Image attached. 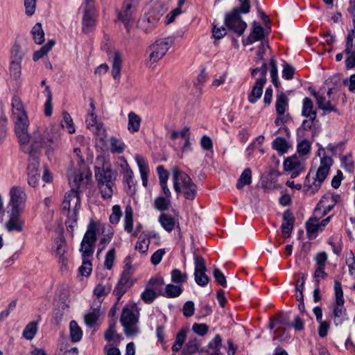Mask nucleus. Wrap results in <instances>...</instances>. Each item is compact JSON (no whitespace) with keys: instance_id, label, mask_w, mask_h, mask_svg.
Wrapping results in <instances>:
<instances>
[{"instance_id":"1","label":"nucleus","mask_w":355,"mask_h":355,"mask_svg":"<svg viewBox=\"0 0 355 355\" xmlns=\"http://www.w3.org/2000/svg\"><path fill=\"white\" fill-rule=\"evenodd\" d=\"M15 119V131L19 139L21 150L25 153H31L40 150L41 148H46V155L49 158L53 151L58 146L60 134L58 131L44 137L40 131L34 132L30 137L28 132L29 121L27 115Z\"/></svg>"},{"instance_id":"2","label":"nucleus","mask_w":355,"mask_h":355,"mask_svg":"<svg viewBox=\"0 0 355 355\" xmlns=\"http://www.w3.org/2000/svg\"><path fill=\"white\" fill-rule=\"evenodd\" d=\"M95 176L102 197L104 199L111 198L116 180V173L112 170L105 157L98 156L96 158Z\"/></svg>"},{"instance_id":"3","label":"nucleus","mask_w":355,"mask_h":355,"mask_svg":"<svg viewBox=\"0 0 355 355\" xmlns=\"http://www.w3.org/2000/svg\"><path fill=\"white\" fill-rule=\"evenodd\" d=\"M80 205V198L78 190L71 189L66 193L61 209L64 214L66 212L65 225L67 230L72 234L77 225L78 213Z\"/></svg>"},{"instance_id":"4","label":"nucleus","mask_w":355,"mask_h":355,"mask_svg":"<svg viewBox=\"0 0 355 355\" xmlns=\"http://www.w3.org/2000/svg\"><path fill=\"white\" fill-rule=\"evenodd\" d=\"M241 5L234 8L230 13L226 14L225 24L231 31L235 32L239 36H241L246 28L247 24L242 19L241 14H246L250 12V0H239Z\"/></svg>"},{"instance_id":"5","label":"nucleus","mask_w":355,"mask_h":355,"mask_svg":"<svg viewBox=\"0 0 355 355\" xmlns=\"http://www.w3.org/2000/svg\"><path fill=\"white\" fill-rule=\"evenodd\" d=\"M173 188L176 193H182L184 198L193 200L197 194L196 186L191 178L178 168H172Z\"/></svg>"},{"instance_id":"6","label":"nucleus","mask_w":355,"mask_h":355,"mask_svg":"<svg viewBox=\"0 0 355 355\" xmlns=\"http://www.w3.org/2000/svg\"><path fill=\"white\" fill-rule=\"evenodd\" d=\"M332 163L333 159L330 157L324 156L322 157L320 165L317 170L315 175L311 178L309 173L306 177L304 186L311 189L313 193L318 191L322 182L327 178Z\"/></svg>"},{"instance_id":"7","label":"nucleus","mask_w":355,"mask_h":355,"mask_svg":"<svg viewBox=\"0 0 355 355\" xmlns=\"http://www.w3.org/2000/svg\"><path fill=\"white\" fill-rule=\"evenodd\" d=\"M138 321L139 313L136 305H125L122 310L120 322L127 336H132L139 333Z\"/></svg>"},{"instance_id":"8","label":"nucleus","mask_w":355,"mask_h":355,"mask_svg":"<svg viewBox=\"0 0 355 355\" xmlns=\"http://www.w3.org/2000/svg\"><path fill=\"white\" fill-rule=\"evenodd\" d=\"M165 11L166 9L162 3L158 2L154 3L153 6L139 21V28L145 33L151 32Z\"/></svg>"},{"instance_id":"9","label":"nucleus","mask_w":355,"mask_h":355,"mask_svg":"<svg viewBox=\"0 0 355 355\" xmlns=\"http://www.w3.org/2000/svg\"><path fill=\"white\" fill-rule=\"evenodd\" d=\"M98 231V223L92 219L90 220L80 243V251L82 257H92L94 252L95 243L97 241Z\"/></svg>"},{"instance_id":"10","label":"nucleus","mask_w":355,"mask_h":355,"mask_svg":"<svg viewBox=\"0 0 355 355\" xmlns=\"http://www.w3.org/2000/svg\"><path fill=\"white\" fill-rule=\"evenodd\" d=\"M173 39L170 37L155 41L147 50V53L149 54V61L152 63L158 62L166 55L168 49L173 46Z\"/></svg>"},{"instance_id":"11","label":"nucleus","mask_w":355,"mask_h":355,"mask_svg":"<svg viewBox=\"0 0 355 355\" xmlns=\"http://www.w3.org/2000/svg\"><path fill=\"white\" fill-rule=\"evenodd\" d=\"M80 9L83 10V31L90 33L96 26V8L94 0H85Z\"/></svg>"},{"instance_id":"12","label":"nucleus","mask_w":355,"mask_h":355,"mask_svg":"<svg viewBox=\"0 0 355 355\" xmlns=\"http://www.w3.org/2000/svg\"><path fill=\"white\" fill-rule=\"evenodd\" d=\"M9 194L10 211L22 213L27 198L25 189L19 186H14L10 189Z\"/></svg>"},{"instance_id":"13","label":"nucleus","mask_w":355,"mask_h":355,"mask_svg":"<svg viewBox=\"0 0 355 355\" xmlns=\"http://www.w3.org/2000/svg\"><path fill=\"white\" fill-rule=\"evenodd\" d=\"M39 152L35 150L29 155V164L28 166V183L32 187H35L39 184L40 180V173L38 171L40 166L39 162Z\"/></svg>"},{"instance_id":"14","label":"nucleus","mask_w":355,"mask_h":355,"mask_svg":"<svg viewBox=\"0 0 355 355\" xmlns=\"http://www.w3.org/2000/svg\"><path fill=\"white\" fill-rule=\"evenodd\" d=\"M194 264H195V282L200 286H206L209 280L208 276L205 274L207 268L204 259L199 255L194 254Z\"/></svg>"},{"instance_id":"15","label":"nucleus","mask_w":355,"mask_h":355,"mask_svg":"<svg viewBox=\"0 0 355 355\" xmlns=\"http://www.w3.org/2000/svg\"><path fill=\"white\" fill-rule=\"evenodd\" d=\"M344 53L349 55L345 60L346 67H355V30H350L347 34Z\"/></svg>"},{"instance_id":"16","label":"nucleus","mask_w":355,"mask_h":355,"mask_svg":"<svg viewBox=\"0 0 355 355\" xmlns=\"http://www.w3.org/2000/svg\"><path fill=\"white\" fill-rule=\"evenodd\" d=\"M130 277V272L126 270L121 275L120 279L113 291V294L116 296L117 302L120 301L122 296L132 286Z\"/></svg>"},{"instance_id":"17","label":"nucleus","mask_w":355,"mask_h":355,"mask_svg":"<svg viewBox=\"0 0 355 355\" xmlns=\"http://www.w3.org/2000/svg\"><path fill=\"white\" fill-rule=\"evenodd\" d=\"M340 198L338 194H327L319 201L314 210L315 214H318L323 209L322 216L327 215L339 201Z\"/></svg>"},{"instance_id":"18","label":"nucleus","mask_w":355,"mask_h":355,"mask_svg":"<svg viewBox=\"0 0 355 355\" xmlns=\"http://www.w3.org/2000/svg\"><path fill=\"white\" fill-rule=\"evenodd\" d=\"M284 168L286 171L291 173L292 178L297 177L304 170V162L297 155L291 156L284 162Z\"/></svg>"},{"instance_id":"19","label":"nucleus","mask_w":355,"mask_h":355,"mask_svg":"<svg viewBox=\"0 0 355 355\" xmlns=\"http://www.w3.org/2000/svg\"><path fill=\"white\" fill-rule=\"evenodd\" d=\"M118 19L124 24L127 30L132 26L133 9L130 1L126 0L124 2L122 11L118 12Z\"/></svg>"},{"instance_id":"20","label":"nucleus","mask_w":355,"mask_h":355,"mask_svg":"<svg viewBox=\"0 0 355 355\" xmlns=\"http://www.w3.org/2000/svg\"><path fill=\"white\" fill-rule=\"evenodd\" d=\"M21 213L10 211L8 220L5 223L6 229L11 232H21L24 230V222L21 218Z\"/></svg>"},{"instance_id":"21","label":"nucleus","mask_w":355,"mask_h":355,"mask_svg":"<svg viewBox=\"0 0 355 355\" xmlns=\"http://www.w3.org/2000/svg\"><path fill=\"white\" fill-rule=\"evenodd\" d=\"M252 30L251 31L249 36L243 40V44L244 46L250 45L257 41H261L264 38V29L261 26L258 24L257 21L252 23Z\"/></svg>"},{"instance_id":"22","label":"nucleus","mask_w":355,"mask_h":355,"mask_svg":"<svg viewBox=\"0 0 355 355\" xmlns=\"http://www.w3.org/2000/svg\"><path fill=\"white\" fill-rule=\"evenodd\" d=\"M266 83V78H261L256 80L248 96L249 103L254 104L261 97L263 88Z\"/></svg>"},{"instance_id":"23","label":"nucleus","mask_w":355,"mask_h":355,"mask_svg":"<svg viewBox=\"0 0 355 355\" xmlns=\"http://www.w3.org/2000/svg\"><path fill=\"white\" fill-rule=\"evenodd\" d=\"M284 223L282 224V232L285 238L291 236L295 222V218L290 210H286L283 214Z\"/></svg>"},{"instance_id":"24","label":"nucleus","mask_w":355,"mask_h":355,"mask_svg":"<svg viewBox=\"0 0 355 355\" xmlns=\"http://www.w3.org/2000/svg\"><path fill=\"white\" fill-rule=\"evenodd\" d=\"M100 306V300H95L91 306V309L92 311L85 315V322L88 327H92L96 324V321L99 318Z\"/></svg>"},{"instance_id":"25","label":"nucleus","mask_w":355,"mask_h":355,"mask_svg":"<svg viewBox=\"0 0 355 355\" xmlns=\"http://www.w3.org/2000/svg\"><path fill=\"white\" fill-rule=\"evenodd\" d=\"M102 238L100 239L98 246L99 249L98 250L97 254L98 255L105 248L107 244L111 241L114 231L111 226L109 225H104L102 229Z\"/></svg>"},{"instance_id":"26","label":"nucleus","mask_w":355,"mask_h":355,"mask_svg":"<svg viewBox=\"0 0 355 355\" xmlns=\"http://www.w3.org/2000/svg\"><path fill=\"white\" fill-rule=\"evenodd\" d=\"M135 159L139 169L142 183L144 186H146L148 182V174L149 172L148 165L145 159L139 154L135 155Z\"/></svg>"},{"instance_id":"27","label":"nucleus","mask_w":355,"mask_h":355,"mask_svg":"<svg viewBox=\"0 0 355 355\" xmlns=\"http://www.w3.org/2000/svg\"><path fill=\"white\" fill-rule=\"evenodd\" d=\"M302 116L306 118L311 117L312 119L317 117V112L314 110L313 102L309 97H305L303 99Z\"/></svg>"},{"instance_id":"28","label":"nucleus","mask_w":355,"mask_h":355,"mask_svg":"<svg viewBox=\"0 0 355 355\" xmlns=\"http://www.w3.org/2000/svg\"><path fill=\"white\" fill-rule=\"evenodd\" d=\"M121 64L122 60L120 53L118 51L113 52L112 75L115 80H119L121 78Z\"/></svg>"},{"instance_id":"29","label":"nucleus","mask_w":355,"mask_h":355,"mask_svg":"<svg viewBox=\"0 0 355 355\" xmlns=\"http://www.w3.org/2000/svg\"><path fill=\"white\" fill-rule=\"evenodd\" d=\"M344 304H335L334 306V322L336 326L341 325L346 320V309Z\"/></svg>"},{"instance_id":"30","label":"nucleus","mask_w":355,"mask_h":355,"mask_svg":"<svg viewBox=\"0 0 355 355\" xmlns=\"http://www.w3.org/2000/svg\"><path fill=\"white\" fill-rule=\"evenodd\" d=\"M288 105V98L284 93H281L277 96L275 102V108L277 115L282 116Z\"/></svg>"},{"instance_id":"31","label":"nucleus","mask_w":355,"mask_h":355,"mask_svg":"<svg viewBox=\"0 0 355 355\" xmlns=\"http://www.w3.org/2000/svg\"><path fill=\"white\" fill-rule=\"evenodd\" d=\"M150 235L144 232L141 233L136 243L135 250H138L141 253H146L150 244Z\"/></svg>"},{"instance_id":"32","label":"nucleus","mask_w":355,"mask_h":355,"mask_svg":"<svg viewBox=\"0 0 355 355\" xmlns=\"http://www.w3.org/2000/svg\"><path fill=\"white\" fill-rule=\"evenodd\" d=\"M200 342L196 338H190L186 343L183 350V355H192L197 352L200 347Z\"/></svg>"},{"instance_id":"33","label":"nucleus","mask_w":355,"mask_h":355,"mask_svg":"<svg viewBox=\"0 0 355 355\" xmlns=\"http://www.w3.org/2000/svg\"><path fill=\"white\" fill-rule=\"evenodd\" d=\"M171 198L158 196L154 200L153 207L160 211H167L171 205Z\"/></svg>"},{"instance_id":"34","label":"nucleus","mask_w":355,"mask_h":355,"mask_svg":"<svg viewBox=\"0 0 355 355\" xmlns=\"http://www.w3.org/2000/svg\"><path fill=\"white\" fill-rule=\"evenodd\" d=\"M141 118L133 112L128 114V129L131 132H137L139 130L141 124Z\"/></svg>"},{"instance_id":"35","label":"nucleus","mask_w":355,"mask_h":355,"mask_svg":"<svg viewBox=\"0 0 355 355\" xmlns=\"http://www.w3.org/2000/svg\"><path fill=\"white\" fill-rule=\"evenodd\" d=\"M38 330V322L33 321L29 322L24 328L22 336L28 340H31L34 338Z\"/></svg>"},{"instance_id":"36","label":"nucleus","mask_w":355,"mask_h":355,"mask_svg":"<svg viewBox=\"0 0 355 355\" xmlns=\"http://www.w3.org/2000/svg\"><path fill=\"white\" fill-rule=\"evenodd\" d=\"M12 107L14 118L27 115L26 111L24 110L22 102L18 97L14 96L12 98Z\"/></svg>"},{"instance_id":"37","label":"nucleus","mask_w":355,"mask_h":355,"mask_svg":"<svg viewBox=\"0 0 355 355\" xmlns=\"http://www.w3.org/2000/svg\"><path fill=\"white\" fill-rule=\"evenodd\" d=\"M159 222L162 227L167 232H171L175 225V221L173 217L165 214H162L159 217Z\"/></svg>"},{"instance_id":"38","label":"nucleus","mask_w":355,"mask_h":355,"mask_svg":"<svg viewBox=\"0 0 355 355\" xmlns=\"http://www.w3.org/2000/svg\"><path fill=\"white\" fill-rule=\"evenodd\" d=\"M124 230L128 233L133 231V211L130 205H128L125 209Z\"/></svg>"},{"instance_id":"39","label":"nucleus","mask_w":355,"mask_h":355,"mask_svg":"<svg viewBox=\"0 0 355 355\" xmlns=\"http://www.w3.org/2000/svg\"><path fill=\"white\" fill-rule=\"evenodd\" d=\"M252 182V171L249 168L244 169L236 183V188L241 189L244 186L248 185Z\"/></svg>"},{"instance_id":"40","label":"nucleus","mask_w":355,"mask_h":355,"mask_svg":"<svg viewBox=\"0 0 355 355\" xmlns=\"http://www.w3.org/2000/svg\"><path fill=\"white\" fill-rule=\"evenodd\" d=\"M187 330L182 329L176 335L175 342L171 347L173 352H177L181 349L187 338Z\"/></svg>"},{"instance_id":"41","label":"nucleus","mask_w":355,"mask_h":355,"mask_svg":"<svg viewBox=\"0 0 355 355\" xmlns=\"http://www.w3.org/2000/svg\"><path fill=\"white\" fill-rule=\"evenodd\" d=\"M31 33L34 42L37 44H42L44 41V33L42 24L37 23L32 28Z\"/></svg>"},{"instance_id":"42","label":"nucleus","mask_w":355,"mask_h":355,"mask_svg":"<svg viewBox=\"0 0 355 355\" xmlns=\"http://www.w3.org/2000/svg\"><path fill=\"white\" fill-rule=\"evenodd\" d=\"M55 42L53 40H49L44 46L40 48V50L35 51L33 56L34 61H37L45 55H46L55 45Z\"/></svg>"},{"instance_id":"43","label":"nucleus","mask_w":355,"mask_h":355,"mask_svg":"<svg viewBox=\"0 0 355 355\" xmlns=\"http://www.w3.org/2000/svg\"><path fill=\"white\" fill-rule=\"evenodd\" d=\"M272 148L283 155L288 151L289 146L284 138L278 137L272 141Z\"/></svg>"},{"instance_id":"44","label":"nucleus","mask_w":355,"mask_h":355,"mask_svg":"<svg viewBox=\"0 0 355 355\" xmlns=\"http://www.w3.org/2000/svg\"><path fill=\"white\" fill-rule=\"evenodd\" d=\"M70 336L73 342L80 340L83 336V331L75 320H71L69 324Z\"/></svg>"},{"instance_id":"45","label":"nucleus","mask_w":355,"mask_h":355,"mask_svg":"<svg viewBox=\"0 0 355 355\" xmlns=\"http://www.w3.org/2000/svg\"><path fill=\"white\" fill-rule=\"evenodd\" d=\"M123 181L124 184H127L128 190L130 191L132 187L134 185L133 173L126 162H125V166L123 168Z\"/></svg>"},{"instance_id":"46","label":"nucleus","mask_w":355,"mask_h":355,"mask_svg":"<svg viewBox=\"0 0 355 355\" xmlns=\"http://www.w3.org/2000/svg\"><path fill=\"white\" fill-rule=\"evenodd\" d=\"M182 291L183 289L181 286L169 284L166 286L164 295L167 297H176L180 295V294L182 293Z\"/></svg>"},{"instance_id":"47","label":"nucleus","mask_w":355,"mask_h":355,"mask_svg":"<svg viewBox=\"0 0 355 355\" xmlns=\"http://www.w3.org/2000/svg\"><path fill=\"white\" fill-rule=\"evenodd\" d=\"M65 252L66 243L64 240L61 239L60 241H58L57 243L55 254L57 257L59 259V261L62 263L63 265L67 264V259L64 257Z\"/></svg>"},{"instance_id":"48","label":"nucleus","mask_w":355,"mask_h":355,"mask_svg":"<svg viewBox=\"0 0 355 355\" xmlns=\"http://www.w3.org/2000/svg\"><path fill=\"white\" fill-rule=\"evenodd\" d=\"M171 281L175 284H182L187 281L188 276L187 273L182 272L179 269H173L171 271Z\"/></svg>"},{"instance_id":"49","label":"nucleus","mask_w":355,"mask_h":355,"mask_svg":"<svg viewBox=\"0 0 355 355\" xmlns=\"http://www.w3.org/2000/svg\"><path fill=\"white\" fill-rule=\"evenodd\" d=\"M341 167L347 172L353 173L354 168V163L352 158V153H349L345 156L341 157Z\"/></svg>"},{"instance_id":"50","label":"nucleus","mask_w":355,"mask_h":355,"mask_svg":"<svg viewBox=\"0 0 355 355\" xmlns=\"http://www.w3.org/2000/svg\"><path fill=\"white\" fill-rule=\"evenodd\" d=\"M306 229L309 234H315L320 230L319 219L311 218L306 223Z\"/></svg>"},{"instance_id":"51","label":"nucleus","mask_w":355,"mask_h":355,"mask_svg":"<svg viewBox=\"0 0 355 355\" xmlns=\"http://www.w3.org/2000/svg\"><path fill=\"white\" fill-rule=\"evenodd\" d=\"M110 146V150L112 153L121 154L124 150L125 144L121 140L115 137H111Z\"/></svg>"},{"instance_id":"52","label":"nucleus","mask_w":355,"mask_h":355,"mask_svg":"<svg viewBox=\"0 0 355 355\" xmlns=\"http://www.w3.org/2000/svg\"><path fill=\"white\" fill-rule=\"evenodd\" d=\"M346 264L349 268V275L355 279V256L352 251L346 255Z\"/></svg>"},{"instance_id":"53","label":"nucleus","mask_w":355,"mask_h":355,"mask_svg":"<svg viewBox=\"0 0 355 355\" xmlns=\"http://www.w3.org/2000/svg\"><path fill=\"white\" fill-rule=\"evenodd\" d=\"M334 288L336 296L335 304H338V305L344 304L345 300L341 283L338 281H335Z\"/></svg>"},{"instance_id":"54","label":"nucleus","mask_w":355,"mask_h":355,"mask_svg":"<svg viewBox=\"0 0 355 355\" xmlns=\"http://www.w3.org/2000/svg\"><path fill=\"white\" fill-rule=\"evenodd\" d=\"M62 127L66 128L69 134L75 132L73 120L69 114L66 112H63V123H62Z\"/></svg>"},{"instance_id":"55","label":"nucleus","mask_w":355,"mask_h":355,"mask_svg":"<svg viewBox=\"0 0 355 355\" xmlns=\"http://www.w3.org/2000/svg\"><path fill=\"white\" fill-rule=\"evenodd\" d=\"M82 257L83 263L81 266L79 268V272L83 276H88L92 270V263L88 259L89 257Z\"/></svg>"},{"instance_id":"56","label":"nucleus","mask_w":355,"mask_h":355,"mask_svg":"<svg viewBox=\"0 0 355 355\" xmlns=\"http://www.w3.org/2000/svg\"><path fill=\"white\" fill-rule=\"evenodd\" d=\"M112 286L109 284L105 285L100 284L95 287L94 293L98 297H101L107 295L110 292Z\"/></svg>"},{"instance_id":"57","label":"nucleus","mask_w":355,"mask_h":355,"mask_svg":"<svg viewBox=\"0 0 355 355\" xmlns=\"http://www.w3.org/2000/svg\"><path fill=\"white\" fill-rule=\"evenodd\" d=\"M282 78L285 80H291L293 78V75L295 71V69L287 62H284L282 64Z\"/></svg>"},{"instance_id":"58","label":"nucleus","mask_w":355,"mask_h":355,"mask_svg":"<svg viewBox=\"0 0 355 355\" xmlns=\"http://www.w3.org/2000/svg\"><path fill=\"white\" fill-rule=\"evenodd\" d=\"M311 148V144L307 139H304L297 144V153L301 155L309 154Z\"/></svg>"},{"instance_id":"59","label":"nucleus","mask_w":355,"mask_h":355,"mask_svg":"<svg viewBox=\"0 0 355 355\" xmlns=\"http://www.w3.org/2000/svg\"><path fill=\"white\" fill-rule=\"evenodd\" d=\"M112 214L110 216V221L112 224H117L122 216V211L119 205H114L112 209Z\"/></svg>"},{"instance_id":"60","label":"nucleus","mask_w":355,"mask_h":355,"mask_svg":"<svg viewBox=\"0 0 355 355\" xmlns=\"http://www.w3.org/2000/svg\"><path fill=\"white\" fill-rule=\"evenodd\" d=\"M115 249L112 248L106 254L104 266L107 270H111L112 268L115 259Z\"/></svg>"},{"instance_id":"61","label":"nucleus","mask_w":355,"mask_h":355,"mask_svg":"<svg viewBox=\"0 0 355 355\" xmlns=\"http://www.w3.org/2000/svg\"><path fill=\"white\" fill-rule=\"evenodd\" d=\"M190 136V129L189 127L185 126L181 130H174L171 132V139L172 140H176L179 137L182 139H185L187 137Z\"/></svg>"},{"instance_id":"62","label":"nucleus","mask_w":355,"mask_h":355,"mask_svg":"<svg viewBox=\"0 0 355 355\" xmlns=\"http://www.w3.org/2000/svg\"><path fill=\"white\" fill-rule=\"evenodd\" d=\"M21 69V63L10 62V71L11 76L14 79L17 80L20 77Z\"/></svg>"},{"instance_id":"63","label":"nucleus","mask_w":355,"mask_h":355,"mask_svg":"<svg viewBox=\"0 0 355 355\" xmlns=\"http://www.w3.org/2000/svg\"><path fill=\"white\" fill-rule=\"evenodd\" d=\"M156 297L155 292L152 289H146L141 295V299L148 304L152 303Z\"/></svg>"},{"instance_id":"64","label":"nucleus","mask_w":355,"mask_h":355,"mask_svg":"<svg viewBox=\"0 0 355 355\" xmlns=\"http://www.w3.org/2000/svg\"><path fill=\"white\" fill-rule=\"evenodd\" d=\"M208 329V325L204 323H195L192 326V330L193 331V332L201 336H205L207 333Z\"/></svg>"}]
</instances>
